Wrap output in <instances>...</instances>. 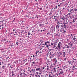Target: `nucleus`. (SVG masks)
I'll return each instance as SVG.
<instances>
[{"label": "nucleus", "mask_w": 77, "mask_h": 77, "mask_svg": "<svg viewBox=\"0 0 77 77\" xmlns=\"http://www.w3.org/2000/svg\"><path fill=\"white\" fill-rule=\"evenodd\" d=\"M42 69H45V68L44 67L42 68Z\"/></svg>", "instance_id": "47"}, {"label": "nucleus", "mask_w": 77, "mask_h": 77, "mask_svg": "<svg viewBox=\"0 0 77 77\" xmlns=\"http://www.w3.org/2000/svg\"><path fill=\"white\" fill-rule=\"evenodd\" d=\"M49 42H50L47 41L45 42V45H46V47H47V48H48V44H49Z\"/></svg>", "instance_id": "5"}, {"label": "nucleus", "mask_w": 77, "mask_h": 77, "mask_svg": "<svg viewBox=\"0 0 77 77\" xmlns=\"http://www.w3.org/2000/svg\"><path fill=\"white\" fill-rule=\"evenodd\" d=\"M76 62H77V61L76 60L75 61V63H76Z\"/></svg>", "instance_id": "57"}, {"label": "nucleus", "mask_w": 77, "mask_h": 77, "mask_svg": "<svg viewBox=\"0 0 77 77\" xmlns=\"http://www.w3.org/2000/svg\"><path fill=\"white\" fill-rule=\"evenodd\" d=\"M60 67H58L57 68H56V69H57L58 72V71H59V68Z\"/></svg>", "instance_id": "25"}, {"label": "nucleus", "mask_w": 77, "mask_h": 77, "mask_svg": "<svg viewBox=\"0 0 77 77\" xmlns=\"http://www.w3.org/2000/svg\"><path fill=\"white\" fill-rule=\"evenodd\" d=\"M58 15H59V14H58V13H57V14H56V16H54V18H58V17H59V16H58Z\"/></svg>", "instance_id": "11"}, {"label": "nucleus", "mask_w": 77, "mask_h": 77, "mask_svg": "<svg viewBox=\"0 0 77 77\" xmlns=\"http://www.w3.org/2000/svg\"><path fill=\"white\" fill-rule=\"evenodd\" d=\"M56 36H59V35H58V33H57L56 35Z\"/></svg>", "instance_id": "41"}, {"label": "nucleus", "mask_w": 77, "mask_h": 77, "mask_svg": "<svg viewBox=\"0 0 77 77\" xmlns=\"http://www.w3.org/2000/svg\"><path fill=\"white\" fill-rule=\"evenodd\" d=\"M35 69H34L33 72H35Z\"/></svg>", "instance_id": "55"}, {"label": "nucleus", "mask_w": 77, "mask_h": 77, "mask_svg": "<svg viewBox=\"0 0 77 77\" xmlns=\"http://www.w3.org/2000/svg\"><path fill=\"white\" fill-rule=\"evenodd\" d=\"M60 5H58V6L59 7H60Z\"/></svg>", "instance_id": "63"}, {"label": "nucleus", "mask_w": 77, "mask_h": 77, "mask_svg": "<svg viewBox=\"0 0 77 77\" xmlns=\"http://www.w3.org/2000/svg\"><path fill=\"white\" fill-rule=\"evenodd\" d=\"M61 19L62 20H65V17L64 16H63L62 18H61Z\"/></svg>", "instance_id": "17"}, {"label": "nucleus", "mask_w": 77, "mask_h": 77, "mask_svg": "<svg viewBox=\"0 0 77 77\" xmlns=\"http://www.w3.org/2000/svg\"><path fill=\"white\" fill-rule=\"evenodd\" d=\"M49 57H50V58H51V57H54V56H55L54 55L55 54L54 53H53V52L52 51H51L50 52V53H49Z\"/></svg>", "instance_id": "1"}, {"label": "nucleus", "mask_w": 77, "mask_h": 77, "mask_svg": "<svg viewBox=\"0 0 77 77\" xmlns=\"http://www.w3.org/2000/svg\"><path fill=\"white\" fill-rule=\"evenodd\" d=\"M11 73L12 74V76H13V75H15V73H14V71H12L11 72Z\"/></svg>", "instance_id": "19"}, {"label": "nucleus", "mask_w": 77, "mask_h": 77, "mask_svg": "<svg viewBox=\"0 0 77 77\" xmlns=\"http://www.w3.org/2000/svg\"><path fill=\"white\" fill-rule=\"evenodd\" d=\"M20 75H23V73H22V72H20Z\"/></svg>", "instance_id": "32"}, {"label": "nucleus", "mask_w": 77, "mask_h": 77, "mask_svg": "<svg viewBox=\"0 0 77 77\" xmlns=\"http://www.w3.org/2000/svg\"><path fill=\"white\" fill-rule=\"evenodd\" d=\"M73 11H74V9H72L70 10L69 11V12H73Z\"/></svg>", "instance_id": "22"}, {"label": "nucleus", "mask_w": 77, "mask_h": 77, "mask_svg": "<svg viewBox=\"0 0 77 77\" xmlns=\"http://www.w3.org/2000/svg\"><path fill=\"white\" fill-rule=\"evenodd\" d=\"M40 69H41V68H37L35 70L37 71H40Z\"/></svg>", "instance_id": "18"}, {"label": "nucleus", "mask_w": 77, "mask_h": 77, "mask_svg": "<svg viewBox=\"0 0 77 77\" xmlns=\"http://www.w3.org/2000/svg\"><path fill=\"white\" fill-rule=\"evenodd\" d=\"M73 63H75V62L74 61V60H72V63H73Z\"/></svg>", "instance_id": "34"}, {"label": "nucleus", "mask_w": 77, "mask_h": 77, "mask_svg": "<svg viewBox=\"0 0 77 77\" xmlns=\"http://www.w3.org/2000/svg\"><path fill=\"white\" fill-rule=\"evenodd\" d=\"M63 71H60L59 74V75H60V74H63Z\"/></svg>", "instance_id": "21"}, {"label": "nucleus", "mask_w": 77, "mask_h": 77, "mask_svg": "<svg viewBox=\"0 0 77 77\" xmlns=\"http://www.w3.org/2000/svg\"><path fill=\"white\" fill-rule=\"evenodd\" d=\"M64 27V28H65V29H66V27H68L67 26L66 27V25H65V24Z\"/></svg>", "instance_id": "29"}, {"label": "nucleus", "mask_w": 77, "mask_h": 77, "mask_svg": "<svg viewBox=\"0 0 77 77\" xmlns=\"http://www.w3.org/2000/svg\"><path fill=\"white\" fill-rule=\"evenodd\" d=\"M75 23V20H73V21L71 22V23Z\"/></svg>", "instance_id": "33"}, {"label": "nucleus", "mask_w": 77, "mask_h": 77, "mask_svg": "<svg viewBox=\"0 0 77 77\" xmlns=\"http://www.w3.org/2000/svg\"><path fill=\"white\" fill-rule=\"evenodd\" d=\"M60 32H62V33H66V31L64 29H63L60 31Z\"/></svg>", "instance_id": "10"}, {"label": "nucleus", "mask_w": 77, "mask_h": 77, "mask_svg": "<svg viewBox=\"0 0 77 77\" xmlns=\"http://www.w3.org/2000/svg\"><path fill=\"white\" fill-rule=\"evenodd\" d=\"M73 60H76V59H75L74 58L73 59Z\"/></svg>", "instance_id": "64"}, {"label": "nucleus", "mask_w": 77, "mask_h": 77, "mask_svg": "<svg viewBox=\"0 0 77 77\" xmlns=\"http://www.w3.org/2000/svg\"><path fill=\"white\" fill-rule=\"evenodd\" d=\"M56 45H54V47H53V48H56Z\"/></svg>", "instance_id": "44"}, {"label": "nucleus", "mask_w": 77, "mask_h": 77, "mask_svg": "<svg viewBox=\"0 0 77 77\" xmlns=\"http://www.w3.org/2000/svg\"><path fill=\"white\" fill-rule=\"evenodd\" d=\"M60 45H61V42H59L58 44V45L56 48H55V49L56 50H60Z\"/></svg>", "instance_id": "2"}, {"label": "nucleus", "mask_w": 77, "mask_h": 77, "mask_svg": "<svg viewBox=\"0 0 77 77\" xmlns=\"http://www.w3.org/2000/svg\"><path fill=\"white\" fill-rule=\"evenodd\" d=\"M40 10H42V8H40Z\"/></svg>", "instance_id": "46"}, {"label": "nucleus", "mask_w": 77, "mask_h": 77, "mask_svg": "<svg viewBox=\"0 0 77 77\" xmlns=\"http://www.w3.org/2000/svg\"><path fill=\"white\" fill-rule=\"evenodd\" d=\"M54 62H55V63H57V60H55Z\"/></svg>", "instance_id": "35"}, {"label": "nucleus", "mask_w": 77, "mask_h": 77, "mask_svg": "<svg viewBox=\"0 0 77 77\" xmlns=\"http://www.w3.org/2000/svg\"><path fill=\"white\" fill-rule=\"evenodd\" d=\"M17 32H18V31H15V33H17Z\"/></svg>", "instance_id": "59"}, {"label": "nucleus", "mask_w": 77, "mask_h": 77, "mask_svg": "<svg viewBox=\"0 0 77 77\" xmlns=\"http://www.w3.org/2000/svg\"><path fill=\"white\" fill-rule=\"evenodd\" d=\"M51 14H52L51 12H50V13L49 14V15H51Z\"/></svg>", "instance_id": "40"}, {"label": "nucleus", "mask_w": 77, "mask_h": 77, "mask_svg": "<svg viewBox=\"0 0 77 77\" xmlns=\"http://www.w3.org/2000/svg\"><path fill=\"white\" fill-rule=\"evenodd\" d=\"M51 66H47V70H49L50 68H51Z\"/></svg>", "instance_id": "12"}, {"label": "nucleus", "mask_w": 77, "mask_h": 77, "mask_svg": "<svg viewBox=\"0 0 77 77\" xmlns=\"http://www.w3.org/2000/svg\"><path fill=\"white\" fill-rule=\"evenodd\" d=\"M70 51L69 50V52H68V53L69 54H70Z\"/></svg>", "instance_id": "54"}, {"label": "nucleus", "mask_w": 77, "mask_h": 77, "mask_svg": "<svg viewBox=\"0 0 77 77\" xmlns=\"http://www.w3.org/2000/svg\"><path fill=\"white\" fill-rule=\"evenodd\" d=\"M36 74H39V73H38V72H36L35 73Z\"/></svg>", "instance_id": "52"}, {"label": "nucleus", "mask_w": 77, "mask_h": 77, "mask_svg": "<svg viewBox=\"0 0 77 77\" xmlns=\"http://www.w3.org/2000/svg\"><path fill=\"white\" fill-rule=\"evenodd\" d=\"M60 27V25L58 23H57V25H56V28L57 29H59V27Z\"/></svg>", "instance_id": "6"}, {"label": "nucleus", "mask_w": 77, "mask_h": 77, "mask_svg": "<svg viewBox=\"0 0 77 77\" xmlns=\"http://www.w3.org/2000/svg\"><path fill=\"white\" fill-rule=\"evenodd\" d=\"M58 23L59 24H62L63 23V22H62V21H59L58 22Z\"/></svg>", "instance_id": "14"}, {"label": "nucleus", "mask_w": 77, "mask_h": 77, "mask_svg": "<svg viewBox=\"0 0 77 77\" xmlns=\"http://www.w3.org/2000/svg\"><path fill=\"white\" fill-rule=\"evenodd\" d=\"M33 69H31L32 72H33Z\"/></svg>", "instance_id": "56"}, {"label": "nucleus", "mask_w": 77, "mask_h": 77, "mask_svg": "<svg viewBox=\"0 0 77 77\" xmlns=\"http://www.w3.org/2000/svg\"><path fill=\"white\" fill-rule=\"evenodd\" d=\"M54 45V43H51V45Z\"/></svg>", "instance_id": "38"}, {"label": "nucleus", "mask_w": 77, "mask_h": 77, "mask_svg": "<svg viewBox=\"0 0 77 77\" xmlns=\"http://www.w3.org/2000/svg\"><path fill=\"white\" fill-rule=\"evenodd\" d=\"M56 40H57L56 42H59V40L58 39H57V38H56Z\"/></svg>", "instance_id": "26"}, {"label": "nucleus", "mask_w": 77, "mask_h": 77, "mask_svg": "<svg viewBox=\"0 0 77 77\" xmlns=\"http://www.w3.org/2000/svg\"><path fill=\"white\" fill-rule=\"evenodd\" d=\"M68 14L69 15H71V14H72V12L69 13Z\"/></svg>", "instance_id": "39"}, {"label": "nucleus", "mask_w": 77, "mask_h": 77, "mask_svg": "<svg viewBox=\"0 0 77 77\" xmlns=\"http://www.w3.org/2000/svg\"><path fill=\"white\" fill-rule=\"evenodd\" d=\"M3 40L5 41H6V39L5 38H4Z\"/></svg>", "instance_id": "49"}, {"label": "nucleus", "mask_w": 77, "mask_h": 77, "mask_svg": "<svg viewBox=\"0 0 77 77\" xmlns=\"http://www.w3.org/2000/svg\"><path fill=\"white\" fill-rule=\"evenodd\" d=\"M35 56H35V55H33V57H35Z\"/></svg>", "instance_id": "62"}, {"label": "nucleus", "mask_w": 77, "mask_h": 77, "mask_svg": "<svg viewBox=\"0 0 77 77\" xmlns=\"http://www.w3.org/2000/svg\"><path fill=\"white\" fill-rule=\"evenodd\" d=\"M5 66H2V69H5V68H5Z\"/></svg>", "instance_id": "27"}, {"label": "nucleus", "mask_w": 77, "mask_h": 77, "mask_svg": "<svg viewBox=\"0 0 77 77\" xmlns=\"http://www.w3.org/2000/svg\"><path fill=\"white\" fill-rule=\"evenodd\" d=\"M76 38H77V36H74V38H73V40H75V39H76Z\"/></svg>", "instance_id": "20"}, {"label": "nucleus", "mask_w": 77, "mask_h": 77, "mask_svg": "<svg viewBox=\"0 0 77 77\" xmlns=\"http://www.w3.org/2000/svg\"><path fill=\"white\" fill-rule=\"evenodd\" d=\"M53 70L54 72H56V71L57 70V69L55 68H54L53 69Z\"/></svg>", "instance_id": "16"}, {"label": "nucleus", "mask_w": 77, "mask_h": 77, "mask_svg": "<svg viewBox=\"0 0 77 77\" xmlns=\"http://www.w3.org/2000/svg\"><path fill=\"white\" fill-rule=\"evenodd\" d=\"M28 65V63H26V65Z\"/></svg>", "instance_id": "60"}, {"label": "nucleus", "mask_w": 77, "mask_h": 77, "mask_svg": "<svg viewBox=\"0 0 77 77\" xmlns=\"http://www.w3.org/2000/svg\"><path fill=\"white\" fill-rule=\"evenodd\" d=\"M63 49H65V48H65V47H63Z\"/></svg>", "instance_id": "50"}, {"label": "nucleus", "mask_w": 77, "mask_h": 77, "mask_svg": "<svg viewBox=\"0 0 77 77\" xmlns=\"http://www.w3.org/2000/svg\"><path fill=\"white\" fill-rule=\"evenodd\" d=\"M55 19V21H57V18H56Z\"/></svg>", "instance_id": "48"}, {"label": "nucleus", "mask_w": 77, "mask_h": 77, "mask_svg": "<svg viewBox=\"0 0 77 77\" xmlns=\"http://www.w3.org/2000/svg\"><path fill=\"white\" fill-rule=\"evenodd\" d=\"M57 5H56L55 7V8H54V9L55 10L56 9H57Z\"/></svg>", "instance_id": "28"}, {"label": "nucleus", "mask_w": 77, "mask_h": 77, "mask_svg": "<svg viewBox=\"0 0 77 77\" xmlns=\"http://www.w3.org/2000/svg\"><path fill=\"white\" fill-rule=\"evenodd\" d=\"M54 74H53L52 72H51L49 74V77H53Z\"/></svg>", "instance_id": "7"}, {"label": "nucleus", "mask_w": 77, "mask_h": 77, "mask_svg": "<svg viewBox=\"0 0 77 77\" xmlns=\"http://www.w3.org/2000/svg\"><path fill=\"white\" fill-rule=\"evenodd\" d=\"M34 63H35V62H33L32 63V65H33Z\"/></svg>", "instance_id": "42"}, {"label": "nucleus", "mask_w": 77, "mask_h": 77, "mask_svg": "<svg viewBox=\"0 0 77 77\" xmlns=\"http://www.w3.org/2000/svg\"><path fill=\"white\" fill-rule=\"evenodd\" d=\"M28 35H30V33L29 32H28Z\"/></svg>", "instance_id": "37"}, {"label": "nucleus", "mask_w": 77, "mask_h": 77, "mask_svg": "<svg viewBox=\"0 0 77 77\" xmlns=\"http://www.w3.org/2000/svg\"><path fill=\"white\" fill-rule=\"evenodd\" d=\"M5 25V23H2L1 25V26H2V27H4Z\"/></svg>", "instance_id": "24"}, {"label": "nucleus", "mask_w": 77, "mask_h": 77, "mask_svg": "<svg viewBox=\"0 0 77 77\" xmlns=\"http://www.w3.org/2000/svg\"><path fill=\"white\" fill-rule=\"evenodd\" d=\"M72 43H71V44H70V45L71 47H72Z\"/></svg>", "instance_id": "43"}, {"label": "nucleus", "mask_w": 77, "mask_h": 77, "mask_svg": "<svg viewBox=\"0 0 77 77\" xmlns=\"http://www.w3.org/2000/svg\"><path fill=\"white\" fill-rule=\"evenodd\" d=\"M0 44H1V46H2V45H3V43H2V42H1V43H0Z\"/></svg>", "instance_id": "30"}, {"label": "nucleus", "mask_w": 77, "mask_h": 77, "mask_svg": "<svg viewBox=\"0 0 77 77\" xmlns=\"http://www.w3.org/2000/svg\"><path fill=\"white\" fill-rule=\"evenodd\" d=\"M64 60H66V58H65Z\"/></svg>", "instance_id": "58"}, {"label": "nucleus", "mask_w": 77, "mask_h": 77, "mask_svg": "<svg viewBox=\"0 0 77 77\" xmlns=\"http://www.w3.org/2000/svg\"><path fill=\"white\" fill-rule=\"evenodd\" d=\"M45 26V25L42 23H40L39 25V27H42V26Z\"/></svg>", "instance_id": "13"}, {"label": "nucleus", "mask_w": 77, "mask_h": 77, "mask_svg": "<svg viewBox=\"0 0 77 77\" xmlns=\"http://www.w3.org/2000/svg\"><path fill=\"white\" fill-rule=\"evenodd\" d=\"M57 42H55L54 43V45H57Z\"/></svg>", "instance_id": "36"}, {"label": "nucleus", "mask_w": 77, "mask_h": 77, "mask_svg": "<svg viewBox=\"0 0 77 77\" xmlns=\"http://www.w3.org/2000/svg\"><path fill=\"white\" fill-rule=\"evenodd\" d=\"M70 43H69L68 44V45H65L64 47H65V48H69L70 47Z\"/></svg>", "instance_id": "3"}, {"label": "nucleus", "mask_w": 77, "mask_h": 77, "mask_svg": "<svg viewBox=\"0 0 77 77\" xmlns=\"http://www.w3.org/2000/svg\"><path fill=\"white\" fill-rule=\"evenodd\" d=\"M51 45H50L49 44V45H48V46H51Z\"/></svg>", "instance_id": "61"}, {"label": "nucleus", "mask_w": 77, "mask_h": 77, "mask_svg": "<svg viewBox=\"0 0 77 77\" xmlns=\"http://www.w3.org/2000/svg\"><path fill=\"white\" fill-rule=\"evenodd\" d=\"M68 62H69V64H71V61H68Z\"/></svg>", "instance_id": "45"}, {"label": "nucleus", "mask_w": 77, "mask_h": 77, "mask_svg": "<svg viewBox=\"0 0 77 77\" xmlns=\"http://www.w3.org/2000/svg\"><path fill=\"white\" fill-rule=\"evenodd\" d=\"M65 52H62V56H63V57H65Z\"/></svg>", "instance_id": "8"}, {"label": "nucleus", "mask_w": 77, "mask_h": 77, "mask_svg": "<svg viewBox=\"0 0 77 77\" xmlns=\"http://www.w3.org/2000/svg\"><path fill=\"white\" fill-rule=\"evenodd\" d=\"M65 23H63L60 25V27L61 28H63V27H64V26H65Z\"/></svg>", "instance_id": "9"}, {"label": "nucleus", "mask_w": 77, "mask_h": 77, "mask_svg": "<svg viewBox=\"0 0 77 77\" xmlns=\"http://www.w3.org/2000/svg\"><path fill=\"white\" fill-rule=\"evenodd\" d=\"M75 11H77V9L76 8H75L74 9Z\"/></svg>", "instance_id": "31"}, {"label": "nucleus", "mask_w": 77, "mask_h": 77, "mask_svg": "<svg viewBox=\"0 0 77 77\" xmlns=\"http://www.w3.org/2000/svg\"><path fill=\"white\" fill-rule=\"evenodd\" d=\"M48 21H47V20L46 19V20L45 24H48Z\"/></svg>", "instance_id": "23"}, {"label": "nucleus", "mask_w": 77, "mask_h": 77, "mask_svg": "<svg viewBox=\"0 0 77 77\" xmlns=\"http://www.w3.org/2000/svg\"><path fill=\"white\" fill-rule=\"evenodd\" d=\"M40 42H41V43H42V42H43V41L40 40Z\"/></svg>", "instance_id": "53"}, {"label": "nucleus", "mask_w": 77, "mask_h": 77, "mask_svg": "<svg viewBox=\"0 0 77 77\" xmlns=\"http://www.w3.org/2000/svg\"><path fill=\"white\" fill-rule=\"evenodd\" d=\"M60 56L61 57H62V53L60 51L59 52Z\"/></svg>", "instance_id": "15"}, {"label": "nucleus", "mask_w": 77, "mask_h": 77, "mask_svg": "<svg viewBox=\"0 0 77 77\" xmlns=\"http://www.w3.org/2000/svg\"><path fill=\"white\" fill-rule=\"evenodd\" d=\"M72 18H74V15L72 16Z\"/></svg>", "instance_id": "51"}, {"label": "nucleus", "mask_w": 77, "mask_h": 77, "mask_svg": "<svg viewBox=\"0 0 77 77\" xmlns=\"http://www.w3.org/2000/svg\"><path fill=\"white\" fill-rule=\"evenodd\" d=\"M51 61H52V59L51 58L47 60V61L48 63H51Z\"/></svg>", "instance_id": "4"}]
</instances>
